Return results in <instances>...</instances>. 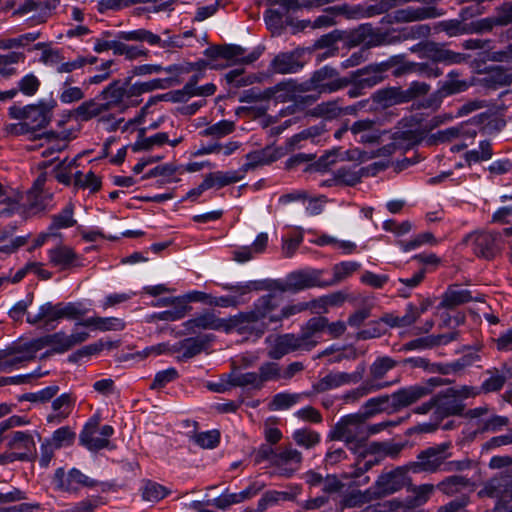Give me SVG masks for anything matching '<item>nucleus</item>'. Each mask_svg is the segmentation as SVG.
Returning a JSON list of instances; mask_svg holds the SVG:
<instances>
[{"instance_id":"1","label":"nucleus","mask_w":512,"mask_h":512,"mask_svg":"<svg viewBox=\"0 0 512 512\" xmlns=\"http://www.w3.org/2000/svg\"><path fill=\"white\" fill-rule=\"evenodd\" d=\"M452 443L450 441L436 444L419 452L416 460L407 467L413 473H435L438 471H463L470 466L468 459L447 461L452 457Z\"/></svg>"},{"instance_id":"2","label":"nucleus","mask_w":512,"mask_h":512,"mask_svg":"<svg viewBox=\"0 0 512 512\" xmlns=\"http://www.w3.org/2000/svg\"><path fill=\"white\" fill-rule=\"evenodd\" d=\"M328 438L344 442L360 458H365L370 453L365 416L360 413L342 416L329 431Z\"/></svg>"},{"instance_id":"3","label":"nucleus","mask_w":512,"mask_h":512,"mask_svg":"<svg viewBox=\"0 0 512 512\" xmlns=\"http://www.w3.org/2000/svg\"><path fill=\"white\" fill-rule=\"evenodd\" d=\"M111 36V31H103L100 37L94 39L93 50L96 53H103L108 50H112L113 54L118 56L120 41L136 43L146 42L151 46L165 47V44L159 35L144 28L129 31H118L115 34L114 39H110Z\"/></svg>"},{"instance_id":"4","label":"nucleus","mask_w":512,"mask_h":512,"mask_svg":"<svg viewBox=\"0 0 512 512\" xmlns=\"http://www.w3.org/2000/svg\"><path fill=\"white\" fill-rule=\"evenodd\" d=\"M54 102L39 100L25 106L12 105L8 109L11 119L24 120L33 133L45 128L52 119Z\"/></svg>"},{"instance_id":"5","label":"nucleus","mask_w":512,"mask_h":512,"mask_svg":"<svg viewBox=\"0 0 512 512\" xmlns=\"http://www.w3.org/2000/svg\"><path fill=\"white\" fill-rule=\"evenodd\" d=\"M463 242L477 257L488 260L498 255L503 246L502 234L490 230L471 232L465 236Z\"/></svg>"},{"instance_id":"6","label":"nucleus","mask_w":512,"mask_h":512,"mask_svg":"<svg viewBox=\"0 0 512 512\" xmlns=\"http://www.w3.org/2000/svg\"><path fill=\"white\" fill-rule=\"evenodd\" d=\"M114 434L111 425L100 426L99 417H91L84 425L79 435V442L91 452H97L107 448L110 438Z\"/></svg>"},{"instance_id":"7","label":"nucleus","mask_w":512,"mask_h":512,"mask_svg":"<svg viewBox=\"0 0 512 512\" xmlns=\"http://www.w3.org/2000/svg\"><path fill=\"white\" fill-rule=\"evenodd\" d=\"M349 84L347 78L338 77L336 69L324 66L315 71L309 80L302 84V91H317L318 93H333L339 91Z\"/></svg>"},{"instance_id":"8","label":"nucleus","mask_w":512,"mask_h":512,"mask_svg":"<svg viewBox=\"0 0 512 512\" xmlns=\"http://www.w3.org/2000/svg\"><path fill=\"white\" fill-rule=\"evenodd\" d=\"M98 98L103 100L101 104L105 112L114 108L123 111L128 107L137 106L141 102V99L132 98L129 84L120 81L110 83L101 91Z\"/></svg>"},{"instance_id":"9","label":"nucleus","mask_w":512,"mask_h":512,"mask_svg":"<svg viewBox=\"0 0 512 512\" xmlns=\"http://www.w3.org/2000/svg\"><path fill=\"white\" fill-rule=\"evenodd\" d=\"M408 471L410 470L406 465L397 467L388 472H383L371 487L373 496L375 498H381L400 491L408 482Z\"/></svg>"},{"instance_id":"10","label":"nucleus","mask_w":512,"mask_h":512,"mask_svg":"<svg viewBox=\"0 0 512 512\" xmlns=\"http://www.w3.org/2000/svg\"><path fill=\"white\" fill-rule=\"evenodd\" d=\"M281 295L268 293L259 297L252 306V312L260 325L266 328L268 324L280 323Z\"/></svg>"},{"instance_id":"11","label":"nucleus","mask_w":512,"mask_h":512,"mask_svg":"<svg viewBox=\"0 0 512 512\" xmlns=\"http://www.w3.org/2000/svg\"><path fill=\"white\" fill-rule=\"evenodd\" d=\"M479 394H481V390L476 386L462 385L450 387L441 395V406L444 407L447 414L458 415L464 409L462 402Z\"/></svg>"},{"instance_id":"12","label":"nucleus","mask_w":512,"mask_h":512,"mask_svg":"<svg viewBox=\"0 0 512 512\" xmlns=\"http://www.w3.org/2000/svg\"><path fill=\"white\" fill-rule=\"evenodd\" d=\"M480 493L492 498L500 499L495 507V512H500L498 508L502 505L512 506L508 502L512 501V480L507 472H500L493 478L489 479ZM501 512H504L503 510Z\"/></svg>"},{"instance_id":"13","label":"nucleus","mask_w":512,"mask_h":512,"mask_svg":"<svg viewBox=\"0 0 512 512\" xmlns=\"http://www.w3.org/2000/svg\"><path fill=\"white\" fill-rule=\"evenodd\" d=\"M430 90V85L425 82L414 81L405 90L387 89L375 93L374 99L377 101H386L390 103H405L426 95Z\"/></svg>"},{"instance_id":"14","label":"nucleus","mask_w":512,"mask_h":512,"mask_svg":"<svg viewBox=\"0 0 512 512\" xmlns=\"http://www.w3.org/2000/svg\"><path fill=\"white\" fill-rule=\"evenodd\" d=\"M444 12L433 6L423 7H406L398 9L386 15L387 22L393 23H407L421 21L425 19H433L442 16Z\"/></svg>"},{"instance_id":"15","label":"nucleus","mask_w":512,"mask_h":512,"mask_svg":"<svg viewBox=\"0 0 512 512\" xmlns=\"http://www.w3.org/2000/svg\"><path fill=\"white\" fill-rule=\"evenodd\" d=\"M7 447L12 450L10 453L13 462L16 460H28L36 453V443L33 435L28 431H16L6 437Z\"/></svg>"},{"instance_id":"16","label":"nucleus","mask_w":512,"mask_h":512,"mask_svg":"<svg viewBox=\"0 0 512 512\" xmlns=\"http://www.w3.org/2000/svg\"><path fill=\"white\" fill-rule=\"evenodd\" d=\"M54 479L57 487L66 492H76L83 487L91 488L97 485L96 480L91 479L76 468H72L68 473L59 468L55 472Z\"/></svg>"},{"instance_id":"17","label":"nucleus","mask_w":512,"mask_h":512,"mask_svg":"<svg viewBox=\"0 0 512 512\" xmlns=\"http://www.w3.org/2000/svg\"><path fill=\"white\" fill-rule=\"evenodd\" d=\"M88 338L89 333L86 331H74L69 335L63 331H59L45 336L41 341L43 345L51 347L52 352L63 354L76 345L85 342Z\"/></svg>"},{"instance_id":"18","label":"nucleus","mask_w":512,"mask_h":512,"mask_svg":"<svg viewBox=\"0 0 512 512\" xmlns=\"http://www.w3.org/2000/svg\"><path fill=\"white\" fill-rule=\"evenodd\" d=\"M236 331L239 334H256L260 336L264 333L265 327L254 316L252 310L240 312L236 315L225 318V333L229 334Z\"/></svg>"},{"instance_id":"19","label":"nucleus","mask_w":512,"mask_h":512,"mask_svg":"<svg viewBox=\"0 0 512 512\" xmlns=\"http://www.w3.org/2000/svg\"><path fill=\"white\" fill-rule=\"evenodd\" d=\"M323 274L324 270L314 268H306L289 273L287 277L291 293H297L313 287H325L324 280L322 279Z\"/></svg>"},{"instance_id":"20","label":"nucleus","mask_w":512,"mask_h":512,"mask_svg":"<svg viewBox=\"0 0 512 512\" xmlns=\"http://www.w3.org/2000/svg\"><path fill=\"white\" fill-rule=\"evenodd\" d=\"M512 23V4L503 7L496 16L486 17L467 23V34H482L492 31L495 26Z\"/></svg>"},{"instance_id":"21","label":"nucleus","mask_w":512,"mask_h":512,"mask_svg":"<svg viewBox=\"0 0 512 512\" xmlns=\"http://www.w3.org/2000/svg\"><path fill=\"white\" fill-rule=\"evenodd\" d=\"M429 387L424 385H412L401 388L390 395L391 406L398 411L408 407L430 394Z\"/></svg>"},{"instance_id":"22","label":"nucleus","mask_w":512,"mask_h":512,"mask_svg":"<svg viewBox=\"0 0 512 512\" xmlns=\"http://www.w3.org/2000/svg\"><path fill=\"white\" fill-rule=\"evenodd\" d=\"M325 326H327V318L323 316L313 317L306 322L298 335L304 350H311L321 342Z\"/></svg>"},{"instance_id":"23","label":"nucleus","mask_w":512,"mask_h":512,"mask_svg":"<svg viewBox=\"0 0 512 512\" xmlns=\"http://www.w3.org/2000/svg\"><path fill=\"white\" fill-rule=\"evenodd\" d=\"M350 132L356 142L362 144H378L383 135L376 121L370 119H361L355 121L350 126Z\"/></svg>"},{"instance_id":"24","label":"nucleus","mask_w":512,"mask_h":512,"mask_svg":"<svg viewBox=\"0 0 512 512\" xmlns=\"http://www.w3.org/2000/svg\"><path fill=\"white\" fill-rule=\"evenodd\" d=\"M188 333L200 330H214L225 332V318H219L213 311H205L183 323Z\"/></svg>"},{"instance_id":"25","label":"nucleus","mask_w":512,"mask_h":512,"mask_svg":"<svg viewBox=\"0 0 512 512\" xmlns=\"http://www.w3.org/2000/svg\"><path fill=\"white\" fill-rule=\"evenodd\" d=\"M272 462L278 469L279 474L289 477L299 469L302 454L297 449L287 447L276 453Z\"/></svg>"},{"instance_id":"26","label":"nucleus","mask_w":512,"mask_h":512,"mask_svg":"<svg viewBox=\"0 0 512 512\" xmlns=\"http://www.w3.org/2000/svg\"><path fill=\"white\" fill-rule=\"evenodd\" d=\"M76 399L71 393H62L52 403V412L47 415V423L58 425L67 419L72 413Z\"/></svg>"},{"instance_id":"27","label":"nucleus","mask_w":512,"mask_h":512,"mask_svg":"<svg viewBox=\"0 0 512 512\" xmlns=\"http://www.w3.org/2000/svg\"><path fill=\"white\" fill-rule=\"evenodd\" d=\"M40 341H33L25 344L19 351L9 353L0 358V371H9L18 364L35 358L36 353L41 349Z\"/></svg>"},{"instance_id":"28","label":"nucleus","mask_w":512,"mask_h":512,"mask_svg":"<svg viewBox=\"0 0 512 512\" xmlns=\"http://www.w3.org/2000/svg\"><path fill=\"white\" fill-rule=\"evenodd\" d=\"M396 365L397 362L389 356L377 357L369 367L370 378L366 381L372 382V384L381 385V389L390 387L396 381H384V377L389 371L394 369Z\"/></svg>"},{"instance_id":"29","label":"nucleus","mask_w":512,"mask_h":512,"mask_svg":"<svg viewBox=\"0 0 512 512\" xmlns=\"http://www.w3.org/2000/svg\"><path fill=\"white\" fill-rule=\"evenodd\" d=\"M60 320H62L60 303L46 302L39 307L36 313H27V322L33 325L54 326Z\"/></svg>"},{"instance_id":"30","label":"nucleus","mask_w":512,"mask_h":512,"mask_svg":"<svg viewBox=\"0 0 512 512\" xmlns=\"http://www.w3.org/2000/svg\"><path fill=\"white\" fill-rule=\"evenodd\" d=\"M297 350H304L300 343L298 335L291 333L283 334L276 337L268 351V356L271 359L278 360L282 358L284 355Z\"/></svg>"},{"instance_id":"31","label":"nucleus","mask_w":512,"mask_h":512,"mask_svg":"<svg viewBox=\"0 0 512 512\" xmlns=\"http://www.w3.org/2000/svg\"><path fill=\"white\" fill-rule=\"evenodd\" d=\"M271 70L278 74H292L299 72L304 63L300 60V54L297 52H284L278 54L271 61Z\"/></svg>"},{"instance_id":"32","label":"nucleus","mask_w":512,"mask_h":512,"mask_svg":"<svg viewBox=\"0 0 512 512\" xmlns=\"http://www.w3.org/2000/svg\"><path fill=\"white\" fill-rule=\"evenodd\" d=\"M457 336V332H450L446 334L429 335L426 337L417 338L405 343L402 347V350L412 351L431 349L436 346L446 345L456 340Z\"/></svg>"},{"instance_id":"33","label":"nucleus","mask_w":512,"mask_h":512,"mask_svg":"<svg viewBox=\"0 0 512 512\" xmlns=\"http://www.w3.org/2000/svg\"><path fill=\"white\" fill-rule=\"evenodd\" d=\"M49 262L60 270H66L79 266V257L76 252L68 246L60 245L48 251Z\"/></svg>"},{"instance_id":"34","label":"nucleus","mask_w":512,"mask_h":512,"mask_svg":"<svg viewBox=\"0 0 512 512\" xmlns=\"http://www.w3.org/2000/svg\"><path fill=\"white\" fill-rule=\"evenodd\" d=\"M425 56L433 62H439L444 64H457L465 60V56L461 53H457L446 49L443 45L431 42L424 46Z\"/></svg>"},{"instance_id":"35","label":"nucleus","mask_w":512,"mask_h":512,"mask_svg":"<svg viewBox=\"0 0 512 512\" xmlns=\"http://www.w3.org/2000/svg\"><path fill=\"white\" fill-rule=\"evenodd\" d=\"M243 174L239 171H216L208 173L203 179V187L209 189L222 188L242 180Z\"/></svg>"},{"instance_id":"36","label":"nucleus","mask_w":512,"mask_h":512,"mask_svg":"<svg viewBox=\"0 0 512 512\" xmlns=\"http://www.w3.org/2000/svg\"><path fill=\"white\" fill-rule=\"evenodd\" d=\"M278 155L274 148L265 147L260 150H255L246 155V163L242 166V172H247L258 166L268 165L276 161Z\"/></svg>"},{"instance_id":"37","label":"nucleus","mask_w":512,"mask_h":512,"mask_svg":"<svg viewBox=\"0 0 512 512\" xmlns=\"http://www.w3.org/2000/svg\"><path fill=\"white\" fill-rule=\"evenodd\" d=\"M261 50L255 49L245 54V49L238 45L222 46V58L233 63L251 64L261 56Z\"/></svg>"},{"instance_id":"38","label":"nucleus","mask_w":512,"mask_h":512,"mask_svg":"<svg viewBox=\"0 0 512 512\" xmlns=\"http://www.w3.org/2000/svg\"><path fill=\"white\" fill-rule=\"evenodd\" d=\"M361 264L357 261H342L332 267L333 276L330 280H324L325 287L336 285L352 276L359 270Z\"/></svg>"},{"instance_id":"39","label":"nucleus","mask_w":512,"mask_h":512,"mask_svg":"<svg viewBox=\"0 0 512 512\" xmlns=\"http://www.w3.org/2000/svg\"><path fill=\"white\" fill-rule=\"evenodd\" d=\"M81 325L102 332L121 331L125 328V322L117 317H90L81 322Z\"/></svg>"},{"instance_id":"40","label":"nucleus","mask_w":512,"mask_h":512,"mask_svg":"<svg viewBox=\"0 0 512 512\" xmlns=\"http://www.w3.org/2000/svg\"><path fill=\"white\" fill-rule=\"evenodd\" d=\"M338 15L351 16L350 7L346 4L330 7L325 10V13L318 16L311 24L312 28H327L336 24V17Z\"/></svg>"},{"instance_id":"41","label":"nucleus","mask_w":512,"mask_h":512,"mask_svg":"<svg viewBox=\"0 0 512 512\" xmlns=\"http://www.w3.org/2000/svg\"><path fill=\"white\" fill-rule=\"evenodd\" d=\"M106 113L101 102L96 99H90L82 102L73 110L72 116L77 121H89L94 117H98Z\"/></svg>"},{"instance_id":"42","label":"nucleus","mask_w":512,"mask_h":512,"mask_svg":"<svg viewBox=\"0 0 512 512\" xmlns=\"http://www.w3.org/2000/svg\"><path fill=\"white\" fill-rule=\"evenodd\" d=\"M169 141V136L166 132H158L149 137L144 136V129L140 130L138 139L131 146L134 152L141 150H151L155 147H161Z\"/></svg>"},{"instance_id":"43","label":"nucleus","mask_w":512,"mask_h":512,"mask_svg":"<svg viewBox=\"0 0 512 512\" xmlns=\"http://www.w3.org/2000/svg\"><path fill=\"white\" fill-rule=\"evenodd\" d=\"M62 319L76 320L91 310L90 301L60 302Z\"/></svg>"},{"instance_id":"44","label":"nucleus","mask_w":512,"mask_h":512,"mask_svg":"<svg viewBox=\"0 0 512 512\" xmlns=\"http://www.w3.org/2000/svg\"><path fill=\"white\" fill-rule=\"evenodd\" d=\"M307 396H309L308 393H277L272 398L270 409L273 411L289 409L293 405L301 402V400Z\"/></svg>"},{"instance_id":"45","label":"nucleus","mask_w":512,"mask_h":512,"mask_svg":"<svg viewBox=\"0 0 512 512\" xmlns=\"http://www.w3.org/2000/svg\"><path fill=\"white\" fill-rule=\"evenodd\" d=\"M493 156L492 145L488 140L479 143L477 149H472L464 153L463 157L468 166L490 160Z\"/></svg>"},{"instance_id":"46","label":"nucleus","mask_w":512,"mask_h":512,"mask_svg":"<svg viewBox=\"0 0 512 512\" xmlns=\"http://www.w3.org/2000/svg\"><path fill=\"white\" fill-rule=\"evenodd\" d=\"M206 345L202 338H187L173 347L174 352H182V357L189 359L200 354Z\"/></svg>"},{"instance_id":"47","label":"nucleus","mask_w":512,"mask_h":512,"mask_svg":"<svg viewBox=\"0 0 512 512\" xmlns=\"http://www.w3.org/2000/svg\"><path fill=\"white\" fill-rule=\"evenodd\" d=\"M296 91V83L293 80H286L268 88L265 91L267 97H272L280 102L291 99Z\"/></svg>"},{"instance_id":"48","label":"nucleus","mask_w":512,"mask_h":512,"mask_svg":"<svg viewBox=\"0 0 512 512\" xmlns=\"http://www.w3.org/2000/svg\"><path fill=\"white\" fill-rule=\"evenodd\" d=\"M381 390V385L372 384V382L363 381L358 387L345 392L342 400L346 404L356 403L361 398Z\"/></svg>"},{"instance_id":"49","label":"nucleus","mask_w":512,"mask_h":512,"mask_svg":"<svg viewBox=\"0 0 512 512\" xmlns=\"http://www.w3.org/2000/svg\"><path fill=\"white\" fill-rule=\"evenodd\" d=\"M169 493L170 490L168 488L151 480L145 481L141 487L142 498L148 502H158L169 495Z\"/></svg>"},{"instance_id":"50","label":"nucleus","mask_w":512,"mask_h":512,"mask_svg":"<svg viewBox=\"0 0 512 512\" xmlns=\"http://www.w3.org/2000/svg\"><path fill=\"white\" fill-rule=\"evenodd\" d=\"M230 384L235 387L260 390L262 388L257 372H236L230 376Z\"/></svg>"},{"instance_id":"51","label":"nucleus","mask_w":512,"mask_h":512,"mask_svg":"<svg viewBox=\"0 0 512 512\" xmlns=\"http://www.w3.org/2000/svg\"><path fill=\"white\" fill-rule=\"evenodd\" d=\"M25 55L21 52H9L7 54L0 55V76L9 78L17 73L15 64L23 62Z\"/></svg>"},{"instance_id":"52","label":"nucleus","mask_w":512,"mask_h":512,"mask_svg":"<svg viewBox=\"0 0 512 512\" xmlns=\"http://www.w3.org/2000/svg\"><path fill=\"white\" fill-rule=\"evenodd\" d=\"M440 134L447 140L451 138H461L469 139L470 143H473L475 137L477 136V129L476 125L473 123H463L460 126L451 127L441 131Z\"/></svg>"},{"instance_id":"53","label":"nucleus","mask_w":512,"mask_h":512,"mask_svg":"<svg viewBox=\"0 0 512 512\" xmlns=\"http://www.w3.org/2000/svg\"><path fill=\"white\" fill-rule=\"evenodd\" d=\"M59 392L58 385H50L39 391L24 393L19 397V401H28L36 404H45L51 401Z\"/></svg>"},{"instance_id":"54","label":"nucleus","mask_w":512,"mask_h":512,"mask_svg":"<svg viewBox=\"0 0 512 512\" xmlns=\"http://www.w3.org/2000/svg\"><path fill=\"white\" fill-rule=\"evenodd\" d=\"M292 438L298 446L305 449H312L320 443L321 436L318 432L309 428L297 429L293 432Z\"/></svg>"},{"instance_id":"55","label":"nucleus","mask_w":512,"mask_h":512,"mask_svg":"<svg viewBox=\"0 0 512 512\" xmlns=\"http://www.w3.org/2000/svg\"><path fill=\"white\" fill-rule=\"evenodd\" d=\"M74 206L68 203L59 213L53 215L50 229H66L76 225Z\"/></svg>"},{"instance_id":"56","label":"nucleus","mask_w":512,"mask_h":512,"mask_svg":"<svg viewBox=\"0 0 512 512\" xmlns=\"http://www.w3.org/2000/svg\"><path fill=\"white\" fill-rule=\"evenodd\" d=\"M167 81L165 79H152L146 82H135L129 84L130 95L132 98L140 99L141 95L158 89H165Z\"/></svg>"},{"instance_id":"57","label":"nucleus","mask_w":512,"mask_h":512,"mask_svg":"<svg viewBox=\"0 0 512 512\" xmlns=\"http://www.w3.org/2000/svg\"><path fill=\"white\" fill-rule=\"evenodd\" d=\"M220 286L223 290L232 292V296H237L241 300H245L244 296L250 294L252 291L262 290L261 282L259 281H247L236 284L222 283Z\"/></svg>"},{"instance_id":"58","label":"nucleus","mask_w":512,"mask_h":512,"mask_svg":"<svg viewBox=\"0 0 512 512\" xmlns=\"http://www.w3.org/2000/svg\"><path fill=\"white\" fill-rule=\"evenodd\" d=\"M383 69L376 66H369L364 69H360L356 72L357 79H360V83L362 86L366 88H371L377 84H379L383 80Z\"/></svg>"},{"instance_id":"59","label":"nucleus","mask_w":512,"mask_h":512,"mask_svg":"<svg viewBox=\"0 0 512 512\" xmlns=\"http://www.w3.org/2000/svg\"><path fill=\"white\" fill-rule=\"evenodd\" d=\"M473 300L471 292L467 289H450L441 301V305L445 308H452Z\"/></svg>"},{"instance_id":"60","label":"nucleus","mask_w":512,"mask_h":512,"mask_svg":"<svg viewBox=\"0 0 512 512\" xmlns=\"http://www.w3.org/2000/svg\"><path fill=\"white\" fill-rule=\"evenodd\" d=\"M47 181V174L42 172L34 181L33 186L29 191V197L32 200L34 206H45L44 200L50 198V193L44 194V186Z\"/></svg>"},{"instance_id":"61","label":"nucleus","mask_w":512,"mask_h":512,"mask_svg":"<svg viewBox=\"0 0 512 512\" xmlns=\"http://www.w3.org/2000/svg\"><path fill=\"white\" fill-rule=\"evenodd\" d=\"M375 498L373 496V491L371 487L365 491H353L344 495L342 498L340 505L342 508H353L363 505L366 502H369L371 499Z\"/></svg>"},{"instance_id":"62","label":"nucleus","mask_w":512,"mask_h":512,"mask_svg":"<svg viewBox=\"0 0 512 512\" xmlns=\"http://www.w3.org/2000/svg\"><path fill=\"white\" fill-rule=\"evenodd\" d=\"M342 386L340 371H331L312 385L313 391L323 393Z\"/></svg>"},{"instance_id":"63","label":"nucleus","mask_w":512,"mask_h":512,"mask_svg":"<svg viewBox=\"0 0 512 512\" xmlns=\"http://www.w3.org/2000/svg\"><path fill=\"white\" fill-rule=\"evenodd\" d=\"M258 378L263 387L266 382L277 381L282 378V370L276 362H264L259 367Z\"/></svg>"},{"instance_id":"64","label":"nucleus","mask_w":512,"mask_h":512,"mask_svg":"<svg viewBox=\"0 0 512 512\" xmlns=\"http://www.w3.org/2000/svg\"><path fill=\"white\" fill-rule=\"evenodd\" d=\"M344 112L348 113V109H343L338 101H327L318 104L315 107V114L322 118L332 120L338 118Z\"/></svg>"}]
</instances>
